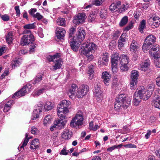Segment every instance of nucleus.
<instances>
[{
	"label": "nucleus",
	"mask_w": 160,
	"mask_h": 160,
	"mask_svg": "<svg viewBox=\"0 0 160 160\" xmlns=\"http://www.w3.org/2000/svg\"><path fill=\"white\" fill-rule=\"evenodd\" d=\"M89 87L87 86H82L79 88L74 84H73L69 88L68 94L70 98L74 99L75 97L78 98H82L88 92Z\"/></svg>",
	"instance_id": "f257e3e1"
},
{
	"label": "nucleus",
	"mask_w": 160,
	"mask_h": 160,
	"mask_svg": "<svg viewBox=\"0 0 160 160\" xmlns=\"http://www.w3.org/2000/svg\"><path fill=\"white\" fill-rule=\"evenodd\" d=\"M96 45L93 43L88 42L82 45L81 49V52L86 56L88 61H91L94 58L92 52L96 49Z\"/></svg>",
	"instance_id": "f03ea898"
},
{
	"label": "nucleus",
	"mask_w": 160,
	"mask_h": 160,
	"mask_svg": "<svg viewBox=\"0 0 160 160\" xmlns=\"http://www.w3.org/2000/svg\"><path fill=\"white\" fill-rule=\"evenodd\" d=\"M116 100L117 103L115 104V107L117 106L126 109L129 106L131 99L126 95L121 93L119 94Z\"/></svg>",
	"instance_id": "7ed1b4c3"
},
{
	"label": "nucleus",
	"mask_w": 160,
	"mask_h": 160,
	"mask_svg": "<svg viewBox=\"0 0 160 160\" xmlns=\"http://www.w3.org/2000/svg\"><path fill=\"white\" fill-rule=\"evenodd\" d=\"M71 104L69 101L63 100L58 105L57 108V115L61 116L62 114L66 115L69 112V108Z\"/></svg>",
	"instance_id": "20e7f679"
},
{
	"label": "nucleus",
	"mask_w": 160,
	"mask_h": 160,
	"mask_svg": "<svg viewBox=\"0 0 160 160\" xmlns=\"http://www.w3.org/2000/svg\"><path fill=\"white\" fill-rule=\"evenodd\" d=\"M146 94V92L144 87L142 86L140 87L138 91H136L133 96V102L134 105L137 106L141 101L143 98L145 97V95Z\"/></svg>",
	"instance_id": "39448f33"
},
{
	"label": "nucleus",
	"mask_w": 160,
	"mask_h": 160,
	"mask_svg": "<svg viewBox=\"0 0 160 160\" xmlns=\"http://www.w3.org/2000/svg\"><path fill=\"white\" fill-rule=\"evenodd\" d=\"M60 54L58 53L53 56L49 55L47 57L49 61L53 62L55 63V65L53 66L54 70L60 68L62 65V60Z\"/></svg>",
	"instance_id": "423d86ee"
},
{
	"label": "nucleus",
	"mask_w": 160,
	"mask_h": 160,
	"mask_svg": "<svg viewBox=\"0 0 160 160\" xmlns=\"http://www.w3.org/2000/svg\"><path fill=\"white\" fill-rule=\"evenodd\" d=\"M83 117L82 112H78L75 116L72 118L70 125L72 127H78L79 128L83 125Z\"/></svg>",
	"instance_id": "0eeeda50"
},
{
	"label": "nucleus",
	"mask_w": 160,
	"mask_h": 160,
	"mask_svg": "<svg viewBox=\"0 0 160 160\" xmlns=\"http://www.w3.org/2000/svg\"><path fill=\"white\" fill-rule=\"evenodd\" d=\"M32 86L30 84H28L22 88L20 90L16 92L12 96V98H17L23 96L31 91Z\"/></svg>",
	"instance_id": "6e6552de"
},
{
	"label": "nucleus",
	"mask_w": 160,
	"mask_h": 160,
	"mask_svg": "<svg viewBox=\"0 0 160 160\" xmlns=\"http://www.w3.org/2000/svg\"><path fill=\"white\" fill-rule=\"evenodd\" d=\"M156 38L153 35H150L146 38L145 42L142 46L143 51L149 50L151 47L152 45L155 42Z\"/></svg>",
	"instance_id": "1a4fd4ad"
},
{
	"label": "nucleus",
	"mask_w": 160,
	"mask_h": 160,
	"mask_svg": "<svg viewBox=\"0 0 160 160\" xmlns=\"http://www.w3.org/2000/svg\"><path fill=\"white\" fill-rule=\"evenodd\" d=\"M121 56L120 57L118 53L114 52L111 57L112 69L113 72H116L117 71V67L118 62L120 60Z\"/></svg>",
	"instance_id": "9d476101"
},
{
	"label": "nucleus",
	"mask_w": 160,
	"mask_h": 160,
	"mask_svg": "<svg viewBox=\"0 0 160 160\" xmlns=\"http://www.w3.org/2000/svg\"><path fill=\"white\" fill-rule=\"evenodd\" d=\"M58 116L60 119L55 121V123L59 129H61L64 128V126L66 123V115L64 114H62L61 116Z\"/></svg>",
	"instance_id": "9b49d317"
},
{
	"label": "nucleus",
	"mask_w": 160,
	"mask_h": 160,
	"mask_svg": "<svg viewBox=\"0 0 160 160\" xmlns=\"http://www.w3.org/2000/svg\"><path fill=\"white\" fill-rule=\"evenodd\" d=\"M34 38L33 35L32 33L29 34H25L21 38V44L22 46L29 44L34 41Z\"/></svg>",
	"instance_id": "f8f14e48"
},
{
	"label": "nucleus",
	"mask_w": 160,
	"mask_h": 160,
	"mask_svg": "<svg viewBox=\"0 0 160 160\" xmlns=\"http://www.w3.org/2000/svg\"><path fill=\"white\" fill-rule=\"evenodd\" d=\"M78 30L76 36L73 38V39L78 43H81L85 38V31L81 28H78Z\"/></svg>",
	"instance_id": "ddd939ff"
},
{
	"label": "nucleus",
	"mask_w": 160,
	"mask_h": 160,
	"mask_svg": "<svg viewBox=\"0 0 160 160\" xmlns=\"http://www.w3.org/2000/svg\"><path fill=\"white\" fill-rule=\"evenodd\" d=\"M147 22L152 28H157L160 24V18L158 16H152L148 18Z\"/></svg>",
	"instance_id": "4468645a"
},
{
	"label": "nucleus",
	"mask_w": 160,
	"mask_h": 160,
	"mask_svg": "<svg viewBox=\"0 0 160 160\" xmlns=\"http://www.w3.org/2000/svg\"><path fill=\"white\" fill-rule=\"evenodd\" d=\"M35 108L32 114V120H35L36 118H38L40 112H42L43 109H44L43 108V102H39Z\"/></svg>",
	"instance_id": "2eb2a0df"
},
{
	"label": "nucleus",
	"mask_w": 160,
	"mask_h": 160,
	"mask_svg": "<svg viewBox=\"0 0 160 160\" xmlns=\"http://www.w3.org/2000/svg\"><path fill=\"white\" fill-rule=\"evenodd\" d=\"M87 17L84 13H79L73 18V22L76 25L82 23L84 22Z\"/></svg>",
	"instance_id": "dca6fc26"
},
{
	"label": "nucleus",
	"mask_w": 160,
	"mask_h": 160,
	"mask_svg": "<svg viewBox=\"0 0 160 160\" xmlns=\"http://www.w3.org/2000/svg\"><path fill=\"white\" fill-rule=\"evenodd\" d=\"M109 61L108 53L105 52L101 55L98 59V63L100 67L104 66L107 65Z\"/></svg>",
	"instance_id": "f3484780"
},
{
	"label": "nucleus",
	"mask_w": 160,
	"mask_h": 160,
	"mask_svg": "<svg viewBox=\"0 0 160 160\" xmlns=\"http://www.w3.org/2000/svg\"><path fill=\"white\" fill-rule=\"evenodd\" d=\"M154 88V83L152 82H150L148 87V89L145 90L146 92V94L145 95V97H144V100H147L151 96Z\"/></svg>",
	"instance_id": "a211bd4d"
},
{
	"label": "nucleus",
	"mask_w": 160,
	"mask_h": 160,
	"mask_svg": "<svg viewBox=\"0 0 160 160\" xmlns=\"http://www.w3.org/2000/svg\"><path fill=\"white\" fill-rule=\"evenodd\" d=\"M66 31L62 28L57 27L56 28V37L58 39H63Z\"/></svg>",
	"instance_id": "6ab92c4d"
},
{
	"label": "nucleus",
	"mask_w": 160,
	"mask_h": 160,
	"mask_svg": "<svg viewBox=\"0 0 160 160\" xmlns=\"http://www.w3.org/2000/svg\"><path fill=\"white\" fill-rule=\"evenodd\" d=\"M111 75L107 72H104L102 74V78L106 85H108L110 81Z\"/></svg>",
	"instance_id": "aec40b11"
},
{
	"label": "nucleus",
	"mask_w": 160,
	"mask_h": 160,
	"mask_svg": "<svg viewBox=\"0 0 160 160\" xmlns=\"http://www.w3.org/2000/svg\"><path fill=\"white\" fill-rule=\"evenodd\" d=\"M43 73H38L35 78L31 81V83L34 85L38 84L43 79Z\"/></svg>",
	"instance_id": "412c9836"
},
{
	"label": "nucleus",
	"mask_w": 160,
	"mask_h": 160,
	"mask_svg": "<svg viewBox=\"0 0 160 160\" xmlns=\"http://www.w3.org/2000/svg\"><path fill=\"white\" fill-rule=\"evenodd\" d=\"M139 48V45L137 43L136 41L133 40L131 43L130 49L132 52L135 53L136 52Z\"/></svg>",
	"instance_id": "4be33fe9"
},
{
	"label": "nucleus",
	"mask_w": 160,
	"mask_h": 160,
	"mask_svg": "<svg viewBox=\"0 0 160 160\" xmlns=\"http://www.w3.org/2000/svg\"><path fill=\"white\" fill-rule=\"evenodd\" d=\"M150 62L149 59H146L140 64V69L142 71L147 70L150 65Z\"/></svg>",
	"instance_id": "5701e85b"
},
{
	"label": "nucleus",
	"mask_w": 160,
	"mask_h": 160,
	"mask_svg": "<svg viewBox=\"0 0 160 160\" xmlns=\"http://www.w3.org/2000/svg\"><path fill=\"white\" fill-rule=\"evenodd\" d=\"M150 57L154 62L160 59V53L159 52H152V51L149 52Z\"/></svg>",
	"instance_id": "b1692460"
},
{
	"label": "nucleus",
	"mask_w": 160,
	"mask_h": 160,
	"mask_svg": "<svg viewBox=\"0 0 160 160\" xmlns=\"http://www.w3.org/2000/svg\"><path fill=\"white\" fill-rule=\"evenodd\" d=\"M121 5V2H118L116 3H112L109 7V9L112 12L118 11V9Z\"/></svg>",
	"instance_id": "393cba45"
},
{
	"label": "nucleus",
	"mask_w": 160,
	"mask_h": 160,
	"mask_svg": "<svg viewBox=\"0 0 160 160\" xmlns=\"http://www.w3.org/2000/svg\"><path fill=\"white\" fill-rule=\"evenodd\" d=\"M61 136L64 139H68L71 138V135L68 129H65L62 132Z\"/></svg>",
	"instance_id": "a878e982"
},
{
	"label": "nucleus",
	"mask_w": 160,
	"mask_h": 160,
	"mask_svg": "<svg viewBox=\"0 0 160 160\" xmlns=\"http://www.w3.org/2000/svg\"><path fill=\"white\" fill-rule=\"evenodd\" d=\"M14 103V101L13 100H10L8 101L5 104L4 108L3 111L5 112H8L11 109L12 105Z\"/></svg>",
	"instance_id": "bb28decb"
},
{
	"label": "nucleus",
	"mask_w": 160,
	"mask_h": 160,
	"mask_svg": "<svg viewBox=\"0 0 160 160\" xmlns=\"http://www.w3.org/2000/svg\"><path fill=\"white\" fill-rule=\"evenodd\" d=\"M39 144V139H35L31 142L30 148L32 149H36L38 147Z\"/></svg>",
	"instance_id": "cd10ccee"
},
{
	"label": "nucleus",
	"mask_w": 160,
	"mask_h": 160,
	"mask_svg": "<svg viewBox=\"0 0 160 160\" xmlns=\"http://www.w3.org/2000/svg\"><path fill=\"white\" fill-rule=\"evenodd\" d=\"M129 60V57L126 55L122 54L121 56L120 64H128Z\"/></svg>",
	"instance_id": "c85d7f7f"
},
{
	"label": "nucleus",
	"mask_w": 160,
	"mask_h": 160,
	"mask_svg": "<svg viewBox=\"0 0 160 160\" xmlns=\"http://www.w3.org/2000/svg\"><path fill=\"white\" fill-rule=\"evenodd\" d=\"M81 43H78L76 42L73 39L72 42H70V46L71 48L74 51H77L78 50L79 45Z\"/></svg>",
	"instance_id": "c756f323"
},
{
	"label": "nucleus",
	"mask_w": 160,
	"mask_h": 160,
	"mask_svg": "<svg viewBox=\"0 0 160 160\" xmlns=\"http://www.w3.org/2000/svg\"><path fill=\"white\" fill-rule=\"evenodd\" d=\"M88 75L89 78L92 80L94 74V66L90 65L88 67Z\"/></svg>",
	"instance_id": "7c9ffc66"
},
{
	"label": "nucleus",
	"mask_w": 160,
	"mask_h": 160,
	"mask_svg": "<svg viewBox=\"0 0 160 160\" xmlns=\"http://www.w3.org/2000/svg\"><path fill=\"white\" fill-rule=\"evenodd\" d=\"M54 106V104L53 102L49 101L46 102L44 106V109L46 111H49L52 109Z\"/></svg>",
	"instance_id": "2f4dec72"
},
{
	"label": "nucleus",
	"mask_w": 160,
	"mask_h": 160,
	"mask_svg": "<svg viewBox=\"0 0 160 160\" xmlns=\"http://www.w3.org/2000/svg\"><path fill=\"white\" fill-rule=\"evenodd\" d=\"M51 117L49 115H46L43 120V124L45 126H47L51 122Z\"/></svg>",
	"instance_id": "473e14b6"
},
{
	"label": "nucleus",
	"mask_w": 160,
	"mask_h": 160,
	"mask_svg": "<svg viewBox=\"0 0 160 160\" xmlns=\"http://www.w3.org/2000/svg\"><path fill=\"white\" fill-rule=\"evenodd\" d=\"M138 71H137L133 70L131 73V80H135L137 81L138 79Z\"/></svg>",
	"instance_id": "72a5a7b5"
},
{
	"label": "nucleus",
	"mask_w": 160,
	"mask_h": 160,
	"mask_svg": "<svg viewBox=\"0 0 160 160\" xmlns=\"http://www.w3.org/2000/svg\"><path fill=\"white\" fill-rule=\"evenodd\" d=\"M94 95L98 102H100L102 101L103 98L102 92V91L94 93Z\"/></svg>",
	"instance_id": "f704fd0d"
},
{
	"label": "nucleus",
	"mask_w": 160,
	"mask_h": 160,
	"mask_svg": "<svg viewBox=\"0 0 160 160\" xmlns=\"http://www.w3.org/2000/svg\"><path fill=\"white\" fill-rule=\"evenodd\" d=\"M13 35L12 32H9L6 36V41L8 43L10 44L12 42Z\"/></svg>",
	"instance_id": "c9c22d12"
},
{
	"label": "nucleus",
	"mask_w": 160,
	"mask_h": 160,
	"mask_svg": "<svg viewBox=\"0 0 160 160\" xmlns=\"http://www.w3.org/2000/svg\"><path fill=\"white\" fill-rule=\"evenodd\" d=\"M152 106L156 108L160 109V97L156 100H154L152 102Z\"/></svg>",
	"instance_id": "e433bc0d"
},
{
	"label": "nucleus",
	"mask_w": 160,
	"mask_h": 160,
	"mask_svg": "<svg viewBox=\"0 0 160 160\" xmlns=\"http://www.w3.org/2000/svg\"><path fill=\"white\" fill-rule=\"evenodd\" d=\"M46 87L42 88L38 90L34 91V95L35 96H38L43 92H44L46 90Z\"/></svg>",
	"instance_id": "4c0bfd02"
},
{
	"label": "nucleus",
	"mask_w": 160,
	"mask_h": 160,
	"mask_svg": "<svg viewBox=\"0 0 160 160\" xmlns=\"http://www.w3.org/2000/svg\"><path fill=\"white\" fill-rule=\"evenodd\" d=\"M105 0H92V3L97 6H99L102 5Z\"/></svg>",
	"instance_id": "58836bf2"
},
{
	"label": "nucleus",
	"mask_w": 160,
	"mask_h": 160,
	"mask_svg": "<svg viewBox=\"0 0 160 160\" xmlns=\"http://www.w3.org/2000/svg\"><path fill=\"white\" fill-rule=\"evenodd\" d=\"M146 27V21L143 19L141 22L139 27V31L141 33L143 32V30L144 28Z\"/></svg>",
	"instance_id": "ea45409f"
},
{
	"label": "nucleus",
	"mask_w": 160,
	"mask_h": 160,
	"mask_svg": "<svg viewBox=\"0 0 160 160\" xmlns=\"http://www.w3.org/2000/svg\"><path fill=\"white\" fill-rule=\"evenodd\" d=\"M21 63V61L19 59L14 60L12 63V68L14 69L16 67L19 66Z\"/></svg>",
	"instance_id": "a19ab883"
},
{
	"label": "nucleus",
	"mask_w": 160,
	"mask_h": 160,
	"mask_svg": "<svg viewBox=\"0 0 160 160\" xmlns=\"http://www.w3.org/2000/svg\"><path fill=\"white\" fill-rule=\"evenodd\" d=\"M37 45L34 43H31L29 46V52L30 53H34L36 50Z\"/></svg>",
	"instance_id": "79ce46f5"
},
{
	"label": "nucleus",
	"mask_w": 160,
	"mask_h": 160,
	"mask_svg": "<svg viewBox=\"0 0 160 160\" xmlns=\"http://www.w3.org/2000/svg\"><path fill=\"white\" fill-rule=\"evenodd\" d=\"M128 18L127 16L124 17L119 23L120 26L122 27L126 25L128 22Z\"/></svg>",
	"instance_id": "37998d69"
},
{
	"label": "nucleus",
	"mask_w": 160,
	"mask_h": 160,
	"mask_svg": "<svg viewBox=\"0 0 160 160\" xmlns=\"http://www.w3.org/2000/svg\"><path fill=\"white\" fill-rule=\"evenodd\" d=\"M65 21L63 18H58L57 20V23L58 25L64 26L65 25Z\"/></svg>",
	"instance_id": "c03bdc74"
},
{
	"label": "nucleus",
	"mask_w": 160,
	"mask_h": 160,
	"mask_svg": "<svg viewBox=\"0 0 160 160\" xmlns=\"http://www.w3.org/2000/svg\"><path fill=\"white\" fill-rule=\"evenodd\" d=\"M97 17V14L95 13H91L88 17V19L89 22H92L95 21Z\"/></svg>",
	"instance_id": "a18cd8bd"
},
{
	"label": "nucleus",
	"mask_w": 160,
	"mask_h": 160,
	"mask_svg": "<svg viewBox=\"0 0 160 160\" xmlns=\"http://www.w3.org/2000/svg\"><path fill=\"white\" fill-rule=\"evenodd\" d=\"M28 133H27L26 134L25 138L23 142L22 145L20 146V148H23L26 146L28 142L29 141V139L30 138H28Z\"/></svg>",
	"instance_id": "49530a36"
},
{
	"label": "nucleus",
	"mask_w": 160,
	"mask_h": 160,
	"mask_svg": "<svg viewBox=\"0 0 160 160\" xmlns=\"http://www.w3.org/2000/svg\"><path fill=\"white\" fill-rule=\"evenodd\" d=\"M119 82H118V80L117 78H114L112 81V88L114 89H116L118 87L119 85Z\"/></svg>",
	"instance_id": "de8ad7c7"
},
{
	"label": "nucleus",
	"mask_w": 160,
	"mask_h": 160,
	"mask_svg": "<svg viewBox=\"0 0 160 160\" xmlns=\"http://www.w3.org/2000/svg\"><path fill=\"white\" fill-rule=\"evenodd\" d=\"M35 27V26L34 23L26 24L23 26V28L26 29H32L34 28Z\"/></svg>",
	"instance_id": "09e8293b"
},
{
	"label": "nucleus",
	"mask_w": 160,
	"mask_h": 160,
	"mask_svg": "<svg viewBox=\"0 0 160 160\" xmlns=\"http://www.w3.org/2000/svg\"><path fill=\"white\" fill-rule=\"evenodd\" d=\"M128 5H125L123 4L118 9V12L121 13L123 11L126 10L128 8Z\"/></svg>",
	"instance_id": "8fccbe9b"
},
{
	"label": "nucleus",
	"mask_w": 160,
	"mask_h": 160,
	"mask_svg": "<svg viewBox=\"0 0 160 160\" xmlns=\"http://www.w3.org/2000/svg\"><path fill=\"white\" fill-rule=\"evenodd\" d=\"M137 81L135 80H131L130 82V86L131 89H134L136 88V85Z\"/></svg>",
	"instance_id": "3c124183"
},
{
	"label": "nucleus",
	"mask_w": 160,
	"mask_h": 160,
	"mask_svg": "<svg viewBox=\"0 0 160 160\" xmlns=\"http://www.w3.org/2000/svg\"><path fill=\"white\" fill-rule=\"evenodd\" d=\"M128 64H120V68L121 70L122 71H127L128 70Z\"/></svg>",
	"instance_id": "603ef678"
},
{
	"label": "nucleus",
	"mask_w": 160,
	"mask_h": 160,
	"mask_svg": "<svg viewBox=\"0 0 160 160\" xmlns=\"http://www.w3.org/2000/svg\"><path fill=\"white\" fill-rule=\"evenodd\" d=\"M107 15V11L105 10H102L100 12V15L102 18H105L106 17Z\"/></svg>",
	"instance_id": "864d4df0"
},
{
	"label": "nucleus",
	"mask_w": 160,
	"mask_h": 160,
	"mask_svg": "<svg viewBox=\"0 0 160 160\" xmlns=\"http://www.w3.org/2000/svg\"><path fill=\"white\" fill-rule=\"evenodd\" d=\"M1 18L4 21H8L9 20V16L7 14H5L3 15H1Z\"/></svg>",
	"instance_id": "5fc2aeb1"
},
{
	"label": "nucleus",
	"mask_w": 160,
	"mask_h": 160,
	"mask_svg": "<svg viewBox=\"0 0 160 160\" xmlns=\"http://www.w3.org/2000/svg\"><path fill=\"white\" fill-rule=\"evenodd\" d=\"M159 45L156 44L153 46L151 48V51H152H152L155 52H158L159 50Z\"/></svg>",
	"instance_id": "6e6d98bb"
},
{
	"label": "nucleus",
	"mask_w": 160,
	"mask_h": 160,
	"mask_svg": "<svg viewBox=\"0 0 160 160\" xmlns=\"http://www.w3.org/2000/svg\"><path fill=\"white\" fill-rule=\"evenodd\" d=\"M126 34V33H122L121 36L119 39L118 40V41L124 42L125 41Z\"/></svg>",
	"instance_id": "4d7b16f0"
},
{
	"label": "nucleus",
	"mask_w": 160,
	"mask_h": 160,
	"mask_svg": "<svg viewBox=\"0 0 160 160\" xmlns=\"http://www.w3.org/2000/svg\"><path fill=\"white\" fill-rule=\"evenodd\" d=\"M94 93L98 92L100 91H101L100 90L101 86L99 84L95 85L94 86Z\"/></svg>",
	"instance_id": "13d9d810"
},
{
	"label": "nucleus",
	"mask_w": 160,
	"mask_h": 160,
	"mask_svg": "<svg viewBox=\"0 0 160 160\" xmlns=\"http://www.w3.org/2000/svg\"><path fill=\"white\" fill-rule=\"evenodd\" d=\"M120 32L118 31H115L113 34V37L115 39H117L120 36Z\"/></svg>",
	"instance_id": "bf43d9fd"
},
{
	"label": "nucleus",
	"mask_w": 160,
	"mask_h": 160,
	"mask_svg": "<svg viewBox=\"0 0 160 160\" xmlns=\"http://www.w3.org/2000/svg\"><path fill=\"white\" fill-rule=\"evenodd\" d=\"M37 10L36 8H32L28 11V12L32 17L35 15L34 13L37 12Z\"/></svg>",
	"instance_id": "052dcab7"
},
{
	"label": "nucleus",
	"mask_w": 160,
	"mask_h": 160,
	"mask_svg": "<svg viewBox=\"0 0 160 160\" xmlns=\"http://www.w3.org/2000/svg\"><path fill=\"white\" fill-rule=\"evenodd\" d=\"M33 17L36 18L38 20H39L42 18L43 16L41 15L39 13L37 12L34 15Z\"/></svg>",
	"instance_id": "680f3d73"
},
{
	"label": "nucleus",
	"mask_w": 160,
	"mask_h": 160,
	"mask_svg": "<svg viewBox=\"0 0 160 160\" xmlns=\"http://www.w3.org/2000/svg\"><path fill=\"white\" fill-rule=\"evenodd\" d=\"M68 152V151L66 150V148L64 147L61 151L60 154L64 155H67Z\"/></svg>",
	"instance_id": "e2e57ef3"
},
{
	"label": "nucleus",
	"mask_w": 160,
	"mask_h": 160,
	"mask_svg": "<svg viewBox=\"0 0 160 160\" xmlns=\"http://www.w3.org/2000/svg\"><path fill=\"white\" fill-rule=\"evenodd\" d=\"M15 9L16 11V16L19 17L20 16V12L19 8V6H16L15 7Z\"/></svg>",
	"instance_id": "0e129e2a"
},
{
	"label": "nucleus",
	"mask_w": 160,
	"mask_h": 160,
	"mask_svg": "<svg viewBox=\"0 0 160 160\" xmlns=\"http://www.w3.org/2000/svg\"><path fill=\"white\" fill-rule=\"evenodd\" d=\"M123 146L126 148H136L137 146L134 144L130 143L123 145Z\"/></svg>",
	"instance_id": "69168bd1"
},
{
	"label": "nucleus",
	"mask_w": 160,
	"mask_h": 160,
	"mask_svg": "<svg viewBox=\"0 0 160 160\" xmlns=\"http://www.w3.org/2000/svg\"><path fill=\"white\" fill-rule=\"evenodd\" d=\"M76 31L75 28H72L70 29V32L69 34V37H72L73 34Z\"/></svg>",
	"instance_id": "338daca9"
},
{
	"label": "nucleus",
	"mask_w": 160,
	"mask_h": 160,
	"mask_svg": "<svg viewBox=\"0 0 160 160\" xmlns=\"http://www.w3.org/2000/svg\"><path fill=\"white\" fill-rule=\"evenodd\" d=\"M117 147L116 145L113 146L108 148L107 149V151L109 152H111L115 149L117 148Z\"/></svg>",
	"instance_id": "774afa93"
}]
</instances>
